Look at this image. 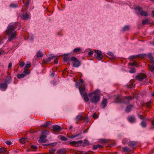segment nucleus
Segmentation results:
<instances>
[{
	"mask_svg": "<svg viewBox=\"0 0 154 154\" xmlns=\"http://www.w3.org/2000/svg\"><path fill=\"white\" fill-rule=\"evenodd\" d=\"M149 23V20L146 19L143 20L142 21V24L143 25H147Z\"/></svg>",
	"mask_w": 154,
	"mask_h": 154,
	"instance_id": "nucleus-27",
	"label": "nucleus"
},
{
	"mask_svg": "<svg viewBox=\"0 0 154 154\" xmlns=\"http://www.w3.org/2000/svg\"><path fill=\"white\" fill-rule=\"evenodd\" d=\"M26 140L25 138H21L20 140V143L23 144L25 142Z\"/></svg>",
	"mask_w": 154,
	"mask_h": 154,
	"instance_id": "nucleus-44",
	"label": "nucleus"
},
{
	"mask_svg": "<svg viewBox=\"0 0 154 154\" xmlns=\"http://www.w3.org/2000/svg\"><path fill=\"white\" fill-rule=\"evenodd\" d=\"M5 52V51L3 50H0V56L3 54Z\"/></svg>",
	"mask_w": 154,
	"mask_h": 154,
	"instance_id": "nucleus-61",
	"label": "nucleus"
},
{
	"mask_svg": "<svg viewBox=\"0 0 154 154\" xmlns=\"http://www.w3.org/2000/svg\"><path fill=\"white\" fill-rule=\"evenodd\" d=\"M57 152L59 154H65L66 151L64 149H61L58 150Z\"/></svg>",
	"mask_w": 154,
	"mask_h": 154,
	"instance_id": "nucleus-24",
	"label": "nucleus"
},
{
	"mask_svg": "<svg viewBox=\"0 0 154 154\" xmlns=\"http://www.w3.org/2000/svg\"><path fill=\"white\" fill-rule=\"evenodd\" d=\"M81 50V49L80 48H75L73 50V51L75 53H77L78 52H79Z\"/></svg>",
	"mask_w": 154,
	"mask_h": 154,
	"instance_id": "nucleus-45",
	"label": "nucleus"
},
{
	"mask_svg": "<svg viewBox=\"0 0 154 154\" xmlns=\"http://www.w3.org/2000/svg\"><path fill=\"white\" fill-rule=\"evenodd\" d=\"M133 98H132L131 96H125L123 98V101L124 102H123V103L128 104L130 102V100H132Z\"/></svg>",
	"mask_w": 154,
	"mask_h": 154,
	"instance_id": "nucleus-7",
	"label": "nucleus"
},
{
	"mask_svg": "<svg viewBox=\"0 0 154 154\" xmlns=\"http://www.w3.org/2000/svg\"><path fill=\"white\" fill-rule=\"evenodd\" d=\"M19 63L20 66L21 67H23L25 64V63L24 62V61H22V62H19Z\"/></svg>",
	"mask_w": 154,
	"mask_h": 154,
	"instance_id": "nucleus-47",
	"label": "nucleus"
},
{
	"mask_svg": "<svg viewBox=\"0 0 154 154\" xmlns=\"http://www.w3.org/2000/svg\"><path fill=\"white\" fill-rule=\"evenodd\" d=\"M129 140L127 138H125L122 140V143L124 144H126L129 143Z\"/></svg>",
	"mask_w": 154,
	"mask_h": 154,
	"instance_id": "nucleus-30",
	"label": "nucleus"
},
{
	"mask_svg": "<svg viewBox=\"0 0 154 154\" xmlns=\"http://www.w3.org/2000/svg\"><path fill=\"white\" fill-rule=\"evenodd\" d=\"M128 145L132 148H136L137 146V143L135 141H129Z\"/></svg>",
	"mask_w": 154,
	"mask_h": 154,
	"instance_id": "nucleus-9",
	"label": "nucleus"
},
{
	"mask_svg": "<svg viewBox=\"0 0 154 154\" xmlns=\"http://www.w3.org/2000/svg\"><path fill=\"white\" fill-rule=\"evenodd\" d=\"M102 147V146L100 145H94L93 146V149L95 150L98 148H100Z\"/></svg>",
	"mask_w": 154,
	"mask_h": 154,
	"instance_id": "nucleus-31",
	"label": "nucleus"
},
{
	"mask_svg": "<svg viewBox=\"0 0 154 154\" xmlns=\"http://www.w3.org/2000/svg\"><path fill=\"white\" fill-rule=\"evenodd\" d=\"M56 151V149H51L49 150V152L50 154H54Z\"/></svg>",
	"mask_w": 154,
	"mask_h": 154,
	"instance_id": "nucleus-41",
	"label": "nucleus"
},
{
	"mask_svg": "<svg viewBox=\"0 0 154 154\" xmlns=\"http://www.w3.org/2000/svg\"><path fill=\"white\" fill-rule=\"evenodd\" d=\"M100 99V97L99 95H94L90 99V100L92 103L96 104L98 103Z\"/></svg>",
	"mask_w": 154,
	"mask_h": 154,
	"instance_id": "nucleus-4",
	"label": "nucleus"
},
{
	"mask_svg": "<svg viewBox=\"0 0 154 154\" xmlns=\"http://www.w3.org/2000/svg\"><path fill=\"white\" fill-rule=\"evenodd\" d=\"M31 66V64H27L25 66L24 69V72L26 73H27L29 74L30 73V71L29 69H28Z\"/></svg>",
	"mask_w": 154,
	"mask_h": 154,
	"instance_id": "nucleus-16",
	"label": "nucleus"
},
{
	"mask_svg": "<svg viewBox=\"0 0 154 154\" xmlns=\"http://www.w3.org/2000/svg\"><path fill=\"white\" fill-rule=\"evenodd\" d=\"M83 151H77L74 152L75 154H83Z\"/></svg>",
	"mask_w": 154,
	"mask_h": 154,
	"instance_id": "nucleus-49",
	"label": "nucleus"
},
{
	"mask_svg": "<svg viewBox=\"0 0 154 154\" xmlns=\"http://www.w3.org/2000/svg\"><path fill=\"white\" fill-rule=\"evenodd\" d=\"M93 52L92 51H91L89 52L88 53V55L89 56H91L92 54H93Z\"/></svg>",
	"mask_w": 154,
	"mask_h": 154,
	"instance_id": "nucleus-59",
	"label": "nucleus"
},
{
	"mask_svg": "<svg viewBox=\"0 0 154 154\" xmlns=\"http://www.w3.org/2000/svg\"><path fill=\"white\" fill-rule=\"evenodd\" d=\"M129 64L130 65L133 66L136 65L137 64V63L135 61H134L133 63H129Z\"/></svg>",
	"mask_w": 154,
	"mask_h": 154,
	"instance_id": "nucleus-48",
	"label": "nucleus"
},
{
	"mask_svg": "<svg viewBox=\"0 0 154 154\" xmlns=\"http://www.w3.org/2000/svg\"><path fill=\"white\" fill-rule=\"evenodd\" d=\"M102 104L103 105V108H104L107 106V101L106 99H104L102 102Z\"/></svg>",
	"mask_w": 154,
	"mask_h": 154,
	"instance_id": "nucleus-21",
	"label": "nucleus"
},
{
	"mask_svg": "<svg viewBox=\"0 0 154 154\" xmlns=\"http://www.w3.org/2000/svg\"><path fill=\"white\" fill-rule=\"evenodd\" d=\"M18 4H14V3H12L10 4V7L12 8H16L18 6Z\"/></svg>",
	"mask_w": 154,
	"mask_h": 154,
	"instance_id": "nucleus-37",
	"label": "nucleus"
},
{
	"mask_svg": "<svg viewBox=\"0 0 154 154\" xmlns=\"http://www.w3.org/2000/svg\"><path fill=\"white\" fill-rule=\"evenodd\" d=\"M137 57L141 58H145L146 57V55L145 54H140L136 56Z\"/></svg>",
	"mask_w": 154,
	"mask_h": 154,
	"instance_id": "nucleus-35",
	"label": "nucleus"
},
{
	"mask_svg": "<svg viewBox=\"0 0 154 154\" xmlns=\"http://www.w3.org/2000/svg\"><path fill=\"white\" fill-rule=\"evenodd\" d=\"M151 101H149L146 103V106L147 107H149L151 106Z\"/></svg>",
	"mask_w": 154,
	"mask_h": 154,
	"instance_id": "nucleus-40",
	"label": "nucleus"
},
{
	"mask_svg": "<svg viewBox=\"0 0 154 154\" xmlns=\"http://www.w3.org/2000/svg\"><path fill=\"white\" fill-rule=\"evenodd\" d=\"M153 57L152 56L150 57V60L152 64H150L149 65V68L151 72H153L154 69V60H153Z\"/></svg>",
	"mask_w": 154,
	"mask_h": 154,
	"instance_id": "nucleus-8",
	"label": "nucleus"
},
{
	"mask_svg": "<svg viewBox=\"0 0 154 154\" xmlns=\"http://www.w3.org/2000/svg\"><path fill=\"white\" fill-rule=\"evenodd\" d=\"M133 106L132 105H130L128 106L125 109V111L127 112H130L131 109L133 108Z\"/></svg>",
	"mask_w": 154,
	"mask_h": 154,
	"instance_id": "nucleus-23",
	"label": "nucleus"
},
{
	"mask_svg": "<svg viewBox=\"0 0 154 154\" xmlns=\"http://www.w3.org/2000/svg\"><path fill=\"white\" fill-rule=\"evenodd\" d=\"M93 152L92 151H88V152H85L83 151V154H93Z\"/></svg>",
	"mask_w": 154,
	"mask_h": 154,
	"instance_id": "nucleus-50",
	"label": "nucleus"
},
{
	"mask_svg": "<svg viewBox=\"0 0 154 154\" xmlns=\"http://www.w3.org/2000/svg\"><path fill=\"white\" fill-rule=\"evenodd\" d=\"M100 91L99 89L95 90L93 92L91 93H89L88 94V96L89 97H91L93 94H95V95H99L98 94L100 92Z\"/></svg>",
	"mask_w": 154,
	"mask_h": 154,
	"instance_id": "nucleus-20",
	"label": "nucleus"
},
{
	"mask_svg": "<svg viewBox=\"0 0 154 154\" xmlns=\"http://www.w3.org/2000/svg\"><path fill=\"white\" fill-rule=\"evenodd\" d=\"M122 150L123 151L127 152H129L131 151V149L127 146L125 147H122Z\"/></svg>",
	"mask_w": 154,
	"mask_h": 154,
	"instance_id": "nucleus-29",
	"label": "nucleus"
},
{
	"mask_svg": "<svg viewBox=\"0 0 154 154\" xmlns=\"http://www.w3.org/2000/svg\"><path fill=\"white\" fill-rule=\"evenodd\" d=\"M60 139L63 141H66L68 140V139L66 137L63 136L61 135L60 136Z\"/></svg>",
	"mask_w": 154,
	"mask_h": 154,
	"instance_id": "nucleus-39",
	"label": "nucleus"
},
{
	"mask_svg": "<svg viewBox=\"0 0 154 154\" xmlns=\"http://www.w3.org/2000/svg\"><path fill=\"white\" fill-rule=\"evenodd\" d=\"M137 116L138 117L141 119H144L143 117H142V116L141 115H140L139 114H137Z\"/></svg>",
	"mask_w": 154,
	"mask_h": 154,
	"instance_id": "nucleus-58",
	"label": "nucleus"
},
{
	"mask_svg": "<svg viewBox=\"0 0 154 154\" xmlns=\"http://www.w3.org/2000/svg\"><path fill=\"white\" fill-rule=\"evenodd\" d=\"M73 63V66L75 67H78L80 65L81 62L75 57H72L70 59Z\"/></svg>",
	"mask_w": 154,
	"mask_h": 154,
	"instance_id": "nucleus-3",
	"label": "nucleus"
},
{
	"mask_svg": "<svg viewBox=\"0 0 154 154\" xmlns=\"http://www.w3.org/2000/svg\"><path fill=\"white\" fill-rule=\"evenodd\" d=\"M129 72L131 73H134L135 72V70L134 69L132 68L129 70Z\"/></svg>",
	"mask_w": 154,
	"mask_h": 154,
	"instance_id": "nucleus-54",
	"label": "nucleus"
},
{
	"mask_svg": "<svg viewBox=\"0 0 154 154\" xmlns=\"http://www.w3.org/2000/svg\"><path fill=\"white\" fill-rule=\"evenodd\" d=\"M53 130L54 132H58L61 131V127L58 125H54L53 126Z\"/></svg>",
	"mask_w": 154,
	"mask_h": 154,
	"instance_id": "nucleus-11",
	"label": "nucleus"
},
{
	"mask_svg": "<svg viewBox=\"0 0 154 154\" xmlns=\"http://www.w3.org/2000/svg\"><path fill=\"white\" fill-rule=\"evenodd\" d=\"M140 14L142 16H147L148 15V13L146 12L142 11L140 12Z\"/></svg>",
	"mask_w": 154,
	"mask_h": 154,
	"instance_id": "nucleus-38",
	"label": "nucleus"
},
{
	"mask_svg": "<svg viewBox=\"0 0 154 154\" xmlns=\"http://www.w3.org/2000/svg\"><path fill=\"white\" fill-rule=\"evenodd\" d=\"M53 60H54L55 64H57L58 63V60L57 59V58L55 56H54V58H53Z\"/></svg>",
	"mask_w": 154,
	"mask_h": 154,
	"instance_id": "nucleus-51",
	"label": "nucleus"
},
{
	"mask_svg": "<svg viewBox=\"0 0 154 154\" xmlns=\"http://www.w3.org/2000/svg\"><path fill=\"white\" fill-rule=\"evenodd\" d=\"M70 144L71 145L77 147L79 145H82L83 146H85L89 144V143L88 140H85L84 142H83L82 140H79L77 141H71L70 142Z\"/></svg>",
	"mask_w": 154,
	"mask_h": 154,
	"instance_id": "nucleus-2",
	"label": "nucleus"
},
{
	"mask_svg": "<svg viewBox=\"0 0 154 154\" xmlns=\"http://www.w3.org/2000/svg\"><path fill=\"white\" fill-rule=\"evenodd\" d=\"M79 81V84H81L83 86L85 85L84 84V80L83 79H80Z\"/></svg>",
	"mask_w": 154,
	"mask_h": 154,
	"instance_id": "nucleus-53",
	"label": "nucleus"
},
{
	"mask_svg": "<svg viewBox=\"0 0 154 154\" xmlns=\"http://www.w3.org/2000/svg\"><path fill=\"white\" fill-rule=\"evenodd\" d=\"M81 96L83 98L85 102H88L89 99L86 92L84 93V94L82 95Z\"/></svg>",
	"mask_w": 154,
	"mask_h": 154,
	"instance_id": "nucleus-18",
	"label": "nucleus"
},
{
	"mask_svg": "<svg viewBox=\"0 0 154 154\" xmlns=\"http://www.w3.org/2000/svg\"><path fill=\"white\" fill-rule=\"evenodd\" d=\"M101 142L102 143H106L107 142V141L106 140L103 139L101 140Z\"/></svg>",
	"mask_w": 154,
	"mask_h": 154,
	"instance_id": "nucleus-62",
	"label": "nucleus"
},
{
	"mask_svg": "<svg viewBox=\"0 0 154 154\" xmlns=\"http://www.w3.org/2000/svg\"><path fill=\"white\" fill-rule=\"evenodd\" d=\"M17 23H10L8 26L7 29L5 31L6 34L8 36L7 42H11L15 37L16 32L15 30L17 27Z\"/></svg>",
	"mask_w": 154,
	"mask_h": 154,
	"instance_id": "nucleus-1",
	"label": "nucleus"
},
{
	"mask_svg": "<svg viewBox=\"0 0 154 154\" xmlns=\"http://www.w3.org/2000/svg\"><path fill=\"white\" fill-rule=\"evenodd\" d=\"M128 120L130 122L133 123L135 122V119L134 117H128Z\"/></svg>",
	"mask_w": 154,
	"mask_h": 154,
	"instance_id": "nucleus-26",
	"label": "nucleus"
},
{
	"mask_svg": "<svg viewBox=\"0 0 154 154\" xmlns=\"http://www.w3.org/2000/svg\"><path fill=\"white\" fill-rule=\"evenodd\" d=\"M6 149L4 147L0 148V153H5L6 152Z\"/></svg>",
	"mask_w": 154,
	"mask_h": 154,
	"instance_id": "nucleus-42",
	"label": "nucleus"
},
{
	"mask_svg": "<svg viewBox=\"0 0 154 154\" xmlns=\"http://www.w3.org/2000/svg\"><path fill=\"white\" fill-rule=\"evenodd\" d=\"M82 131H80L79 133H78L77 134L75 135H72L71 137L72 138H75L77 137H78L79 136H80L81 134H82Z\"/></svg>",
	"mask_w": 154,
	"mask_h": 154,
	"instance_id": "nucleus-34",
	"label": "nucleus"
},
{
	"mask_svg": "<svg viewBox=\"0 0 154 154\" xmlns=\"http://www.w3.org/2000/svg\"><path fill=\"white\" fill-rule=\"evenodd\" d=\"M95 52L97 56L101 54V53L98 50H95Z\"/></svg>",
	"mask_w": 154,
	"mask_h": 154,
	"instance_id": "nucleus-56",
	"label": "nucleus"
},
{
	"mask_svg": "<svg viewBox=\"0 0 154 154\" xmlns=\"http://www.w3.org/2000/svg\"><path fill=\"white\" fill-rule=\"evenodd\" d=\"M146 78V75L144 73H140L135 77L136 79L139 81H142Z\"/></svg>",
	"mask_w": 154,
	"mask_h": 154,
	"instance_id": "nucleus-6",
	"label": "nucleus"
},
{
	"mask_svg": "<svg viewBox=\"0 0 154 154\" xmlns=\"http://www.w3.org/2000/svg\"><path fill=\"white\" fill-rule=\"evenodd\" d=\"M79 91L81 95L83 94L84 93H83V92H84L85 89V85H83L82 87H80L79 88Z\"/></svg>",
	"mask_w": 154,
	"mask_h": 154,
	"instance_id": "nucleus-17",
	"label": "nucleus"
},
{
	"mask_svg": "<svg viewBox=\"0 0 154 154\" xmlns=\"http://www.w3.org/2000/svg\"><path fill=\"white\" fill-rule=\"evenodd\" d=\"M12 63H10L9 64L8 68V69H10L12 67Z\"/></svg>",
	"mask_w": 154,
	"mask_h": 154,
	"instance_id": "nucleus-64",
	"label": "nucleus"
},
{
	"mask_svg": "<svg viewBox=\"0 0 154 154\" xmlns=\"http://www.w3.org/2000/svg\"><path fill=\"white\" fill-rule=\"evenodd\" d=\"M93 117L94 118L97 119L98 117V116L95 113H94L93 115Z\"/></svg>",
	"mask_w": 154,
	"mask_h": 154,
	"instance_id": "nucleus-63",
	"label": "nucleus"
},
{
	"mask_svg": "<svg viewBox=\"0 0 154 154\" xmlns=\"http://www.w3.org/2000/svg\"><path fill=\"white\" fill-rule=\"evenodd\" d=\"M30 148L33 149L35 150L37 149V147L35 145H31Z\"/></svg>",
	"mask_w": 154,
	"mask_h": 154,
	"instance_id": "nucleus-52",
	"label": "nucleus"
},
{
	"mask_svg": "<svg viewBox=\"0 0 154 154\" xmlns=\"http://www.w3.org/2000/svg\"><path fill=\"white\" fill-rule=\"evenodd\" d=\"M29 74L27 73H26L24 72V71H23V73L21 74H18L17 75V77L18 79H20L24 78L26 75H28Z\"/></svg>",
	"mask_w": 154,
	"mask_h": 154,
	"instance_id": "nucleus-14",
	"label": "nucleus"
},
{
	"mask_svg": "<svg viewBox=\"0 0 154 154\" xmlns=\"http://www.w3.org/2000/svg\"><path fill=\"white\" fill-rule=\"evenodd\" d=\"M8 87V85L7 83L4 82L0 84V89L2 91L6 90Z\"/></svg>",
	"mask_w": 154,
	"mask_h": 154,
	"instance_id": "nucleus-10",
	"label": "nucleus"
},
{
	"mask_svg": "<svg viewBox=\"0 0 154 154\" xmlns=\"http://www.w3.org/2000/svg\"><path fill=\"white\" fill-rule=\"evenodd\" d=\"M107 54L111 56L112 57V58H114V55L111 52H109Z\"/></svg>",
	"mask_w": 154,
	"mask_h": 154,
	"instance_id": "nucleus-46",
	"label": "nucleus"
},
{
	"mask_svg": "<svg viewBox=\"0 0 154 154\" xmlns=\"http://www.w3.org/2000/svg\"><path fill=\"white\" fill-rule=\"evenodd\" d=\"M5 143L8 145H11L12 144V142L11 141H9V140H8V141H6L5 142Z\"/></svg>",
	"mask_w": 154,
	"mask_h": 154,
	"instance_id": "nucleus-57",
	"label": "nucleus"
},
{
	"mask_svg": "<svg viewBox=\"0 0 154 154\" xmlns=\"http://www.w3.org/2000/svg\"><path fill=\"white\" fill-rule=\"evenodd\" d=\"M130 26L129 25L125 26L123 28L122 31H127L129 30Z\"/></svg>",
	"mask_w": 154,
	"mask_h": 154,
	"instance_id": "nucleus-32",
	"label": "nucleus"
},
{
	"mask_svg": "<svg viewBox=\"0 0 154 154\" xmlns=\"http://www.w3.org/2000/svg\"><path fill=\"white\" fill-rule=\"evenodd\" d=\"M67 54H64L63 56H64L63 58V60L64 62L68 61L69 62L70 60H69V58L67 56Z\"/></svg>",
	"mask_w": 154,
	"mask_h": 154,
	"instance_id": "nucleus-28",
	"label": "nucleus"
},
{
	"mask_svg": "<svg viewBox=\"0 0 154 154\" xmlns=\"http://www.w3.org/2000/svg\"><path fill=\"white\" fill-rule=\"evenodd\" d=\"M83 120L85 121L88 122V118L86 116H83Z\"/></svg>",
	"mask_w": 154,
	"mask_h": 154,
	"instance_id": "nucleus-55",
	"label": "nucleus"
},
{
	"mask_svg": "<svg viewBox=\"0 0 154 154\" xmlns=\"http://www.w3.org/2000/svg\"><path fill=\"white\" fill-rule=\"evenodd\" d=\"M97 57L98 59V60H101L103 59V56L101 54L100 55L97 56Z\"/></svg>",
	"mask_w": 154,
	"mask_h": 154,
	"instance_id": "nucleus-43",
	"label": "nucleus"
},
{
	"mask_svg": "<svg viewBox=\"0 0 154 154\" xmlns=\"http://www.w3.org/2000/svg\"><path fill=\"white\" fill-rule=\"evenodd\" d=\"M36 56L37 57H42L43 56V54L41 52L39 51L37 53Z\"/></svg>",
	"mask_w": 154,
	"mask_h": 154,
	"instance_id": "nucleus-36",
	"label": "nucleus"
},
{
	"mask_svg": "<svg viewBox=\"0 0 154 154\" xmlns=\"http://www.w3.org/2000/svg\"><path fill=\"white\" fill-rule=\"evenodd\" d=\"M141 126L143 128H146V123L144 121H142L140 123Z\"/></svg>",
	"mask_w": 154,
	"mask_h": 154,
	"instance_id": "nucleus-33",
	"label": "nucleus"
},
{
	"mask_svg": "<svg viewBox=\"0 0 154 154\" xmlns=\"http://www.w3.org/2000/svg\"><path fill=\"white\" fill-rule=\"evenodd\" d=\"M8 75L5 79L4 82L7 84H10L11 83L12 81V78L9 75L10 74V73H9L8 72Z\"/></svg>",
	"mask_w": 154,
	"mask_h": 154,
	"instance_id": "nucleus-12",
	"label": "nucleus"
},
{
	"mask_svg": "<svg viewBox=\"0 0 154 154\" xmlns=\"http://www.w3.org/2000/svg\"><path fill=\"white\" fill-rule=\"evenodd\" d=\"M52 122H51L50 121H48L45 124H43V125H42L41 126L45 127H47L48 126H49V125H51L52 124Z\"/></svg>",
	"mask_w": 154,
	"mask_h": 154,
	"instance_id": "nucleus-25",
	"label": "nucleus"
},
{
	"mask_svg": "<svg viewBox=\"0 0 154 154\" xmlns=\"http://www.w3.org/2000/svg\"><path fill=\"white\" fill-rule=\"evenodd\" d=\"M123 100V98L121 99L118 96L116 97L115 102L116 103H123V102H124Z\"/></svg>",
	"mask_w": 154,
	"mask_h": 154,
	"instance_id": "nucleus-19",
	"label": "nucleus"
},
{
	"mask_svg": "<svg viewBox=\"0 0 154 154\" xmlns=\"http://www.w3.org/2000/svg\"><path fill=\"white\" fill-rule=\"evenodd\" d=\"M47 131H43L42 132V134L40 137V139L38 140V142L39 143H45L47 141L46 138L47 136L43 134H45Z\"/></svg>",
	"mask_w": 154,
	"mask_h": 154,
	"instance_id": "nucleus-5",
	"label": "nucleus"
},
{
	"mask_svg": "<svg viewBox=\"0 0 154 154\" xmlns=\"http://www.w3.org/2000/svg\"><path fill=\"white\" fill-rule=\"evenodd\" d=\"M21 17L24 20H26L29 17V15L27 13H26L23 14Z\"/></svg>",
	"mask_w": 154,
	"mask_h": 154,
	"instance_id": "nucleus-22",
	"label": "nucleus"
},
{
	"mask_svg": "<svg viewBox=\"0 0 154 154\" xmlns=\"http://www.w3.org/2000/svg\"><path fill=\"white\" fill-rule=\"evenodd\" d=\"M53 58H54V56H53L52 55H49L47 59L44 60V62L46 63H48L50 62L51 60L53 59Z\"/></svg>",
	"mask_w": 154,
	"mask_h": 154,
	"instance_id": "nucleus-13",
	"label": "nucleus"
},
{
	"mask_svg": "<svg viewBox=\"0 0 154 154\" xmlns=\"http://www.w3.org/2000/svg\"><path fill=\"white\" fill-rule=\"evenodd\" d=\"M136 57H137L136 56H131L130 57H129V59H132V60H133V59H135V58H136Z\"/></svg>",
	"mask_w": 154,
	"mask_h": 154,
	"instance_id": "nucleus-60",
	"label": "nucleus"
},
{
	"mask_svg": "<svg viewBox=\"0 0 154 154\" xmlns=\"http://www.w3.org/2000/svg\"><path fill=\"white\" fill-rule=\"evenodd\" d=\"M75 119L76 121V123L78 124L79 122L83 120V116L79 115L76 116Z\"/></svg>",
	"mask_w": 154,
	"mask_h": 154,
	"instance_id": "nucleus-15",
	"label": "nucleus"
}]
</instances>
